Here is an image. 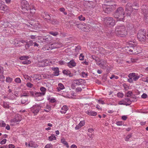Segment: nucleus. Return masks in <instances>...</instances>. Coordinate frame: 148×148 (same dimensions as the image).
I'll list each match as a JSON object with an SVG mask.
<instances>
[{
    "instance_id": "774afa93",
    "label": "nucleus",
    "mask_w": 148,
    "mask_h": 148,
    "mask_svg": "<svg viewBox=\"0 0 148 148\" xmlns=\"http://www.w3.org/2000/svg\"><path fill=\"white\" fill-rule=\"evenodd\" d=\"M71 148H77V147L76 145L73 144L71 146Z\"/></svg>"
},
{
    "instance_id": "4c0bfd02",
    "label": "nucleus",
    "mask_w": 148,
    "mask_h": 148,
    "mask_svg": "<svg viewBox=\"0 0 148 148\" xmlns=\"http://www.w3.org/2000/svg\"><path fill=\"white\" fill-rule=\"evenodd\" d=\"M56 139V137L53 134L52 135L50 136L49 137V140L52 141Z\"/></svg>"
},
{
    "instance_id": "6ab92c4d",
    "label": "nucleus",
    "mask_w": 148,
    "mask_h": 148,
    "mask_svg": "<svg viewBox=\"0 0 148 148\" xmlns=\"http://www.w3.org/2000/svg\"><path fill=\"white\" fill-rule=\"evenodd\" d=\"M22 99L21 101V103L25 105L29 103V101L27 97H22Z\"/></svg>"
},
{
    "instance_id": "052dcab7",
    "label": "nucleus",
    "mask_w": 148,
    "mask_h": 148,
    "mask_svg": "<svg viewBox=\"0 0 148 148\" xmlns=\"http://www.w3.org/2000/svg\"><path fill=\"white\" fill-rule=\"evenodd\" d=\"M29 95H28V94L27 93H23V94L21 95V97H27Z\"/></svg>"
},
{
    "instance_id": "393cba45",
    "label": "nucleus",
    "mask_w": 148,
    "mask_h": 148,
    "mask_svg": "<svg viewBox=\"0 0 148 148\" xmlns=\"http://www.w3.org/2000/svg\"><path fill=\"white\" fill-rule=\"evenodd\" d=\"M68 108L67 106H64L62 108L60 112L62 114H65Z\"/></svg>"
},
{
    "instance_id": "9b49d317",
    "label": "nucleus",
    "mask_w": 148,
    "mask_h": 148,
    "mask_svg": "<svg viewBox=\"0 0 148 148\" xmlns=\"http://www.w3.org/2000/svg\"><path fill=\"white\" fill-rule=\"evenodd\" d=\"M84 112L88 115L92 116H95L97 114V113L95 111H93L90 109L84 110Z\"/></svg>"
},
{
    "instance_id": "09e8293b",
    "label": "nucleus",
    "mask_w": 148,
    "mask_h": 148,
    "mask_svg": "<svg viewBox=\"0 0 148 148\" xmlns=\"http://www.w3.org/2000/svg\"><path fill=\"white\" fill-rule=\"evenodd\" d=\"M123 87L126 90H127L129 89V87L126 84H123Z\"/></svg>"
},
{
    "instance_id": "f3484780",
    "label": "nucleus",
    "mask_w": 148,
    "mask_h": 148,
    "mask_svg": "<svg viewBox=\"0 0 148 148\" xmlns=\"http://www.w3.org/2000/svg\"><path fill=\"white\" fill-rule=\"evenodd\" d=\"M76 65V63L73 60H71L68 63V66L70 68L75 67Z\"/></svg>"
},
{
    "instance_id": "1a4fd4ad",
    "label": "nucleus",
    "mask_w": 148,
    "mask_h": 148,
    "mask_svg": "<svg viewBox=\"0 0 148 148\" xmlns=\"http://www.w3.org/2000/svg\"><path fill=\"white\" fill-rule=\"evenodd\" d=\"M133 5L131 3H128L125 6V11L127 15L130 16L131 14L132 11V7Z\"/></svg>"
},
{
    "instance_id": "69168bd1",
    "label": "nucleus",
    "mask_w": 148,
    "mask_h": 148,
    "mask_svg": "<svg viewBox=\"0 0 148 148\" xmlns=\"http://www.w3.org/2000/svg\"><path fill=\"white\" fill-rule=\"evenodd\" d=\"M46 108L48 109V110L50 111L51 109V106L47 105L46 106Z\"/></svg>"
},
{
    "instance_id": "6e6d98bb",
    "label": "nucleus",
    "mask_w": 148,
    "mask_h": 148,
    "mask_svg": "<svg viewBox=\"0 0 148 148\" xmlns=\"http://www.w3.org/2000/svg\"><path fill=\"white\" fill-rule=\"evenodd\" d=\"M113 78H115V79H117L119 78V77L118 76H115L114 75H111V76L110 77V78L112 79Z\"/></svg>"
},
{
    "instance_id": "a878e982",
    "label": "nucleus",
    "mask_w": 148,
    "mask_h": 148,
    "mask_svg": "<svg viewBox=\"0 0 148 148\" xmlns=\"http://www.w3.org/2000/svg\"><path fill=\"white\" fill-rule=\"evenodd\" d=\"M30 8L29 10H30V13L32 14H34L35 13L36 10L33 5H32L31 6H30Z\"/></svg>"
},
{
    "instance_id": "f8f14e48",
    "label": "nucleus",
    "mask_w": 148,
    "mask_h": 148,
    "mask_svg": "<svg viewBox=\"0 0 148 148\" xmlns=\"http://www.w3.org/2000/svg\"><path fill=\"white\" fill-rule=\"evenodd\" d=\"M21 120V117L20 115L16 116L13 119L11 120V123H15L16 124H18V123Z\"/></svg>"
},
{
    "instance_id": "13d9d810",
    "label": "nucleus",
    "mask_w": 148,
    "mask_h": 148,
    "mask_svg": "<svg viewBox=\"0 0 148 148\" xmlns=\"http://www.w3.org/2000/svg\"><path fill=\"white\" fill-rule=\"evenodd\" d=\"M50 34L53 36H56L58 34V33L57 32H50Z\"/></svg>"
},
{
    "instance_id": "7c9ffc66",
    "label": "nucleus",
    "mask_w": 148,
    "mask_h": 148,
    "mask_svg": "<svg viewBox=\"0 0 148 148\" xmlns=\"http://www.w3.org/2000/svg\"><path fill=\"white\" fill-rule=\"evenodd\" d=\"M2 106L4 108H9V102L3 101Z\"/></svg>"
},
{
    "instance_id": "dca6fc26",
    "label": "nucleus",
    "mask_w": 148,
    "mask_h": 148,
    "mask_svg": "<svg viewBox=\"0 0 148 148\" xmlns=\"http://www.w3.org/2000/svg\"><path fill=\"white\" fill-rule=\"evenodd\" d=\"M42 16L45 19L50 20V16L47 12H44L42 14Z\"/></svg>"
},
{
    "instance_id": "e2e57ef3",
    "label": "nucleus",
    "mask_w": 148,
    "mask_h": 148,
    "mask_svg": "<svg viewBox=\"0 0 148 148\" xmlns=\"http://www.w3.org/2000/svg\"><path fill=\"white\" fill-rule=\"evenodd\" d=\"M23 76H24V77L25 79H27V80H30V77L28 75H24Z\"/></svg>"
},
{
    "instance_id": "39448f33",
    "label": "nucleus",
    "mask_w": 148,
    "mask_h": 148,
    "mask_svg": "<svg viewBox=\"0 0 148 148\" xmlns=\"http://www.w3.org/2000/svg\"><path fill=\"white\" fill-rule=\"evenodd\" d=\"M145 31L144 29H141L138 31L137 36L140 41H142L145 40Z\"/></svg>"
},
{
    "instance_id": "ea45409f",
    "label": "nucleus",
    "mask_w": 148,
    "mask_h": 148,
    "mask_svg": "<svg viewBox=\"0 0 148 148\" xmlns=\"http://www.w3.org/2000/svg\"><path fill=\"white\" fill-rule=\"evenodd\" d=\"M132 134H129L125 138V140L126 141H128L129 140L130 138L132 137Z\"/></svg>"
},
{
    "instance_id": "5701e85b",
    "label": "nucleus",
    "mask_w": 148,
    "mask_h": 148,
    "mask_svg": "<svg viewBox=\"0 0 148 148\" xmlns=\"http://www.w3.org/2000/svg\"><path fill=\"white\" fill-rule=\"evenodd\" d=\"M84 81V80L82 79L74 80L73 81L74 83L77 85H79L82 84Z\"/></svg>"
},
{
    "instance_id": "bb28decb",
    "label": "nucleus",
    "mask_w": 148,
    "mask_h": 148,
    "mask_svg": "<svg viewBox=\"0 0 148 148\" xmlns=\"http://www.w3.org/2000/svg\"><path fill=\"white\" fill-rule=\"evenodd\" d=\"M8 96V98L12 100L14 99L15 98V95L12 93H9Z\"/></svg>"
},
{
    "instance_id": "0eeeda50",
    "label": "nucleus",
    "mask_w": 148,
    "mask_h": 148,
    "mask_svg": "<svg viewBox=\"0 0 148 148\" xmlns=\"http://www.w3.org/2000/svg\"><path fill=\"white\" fill-rule=\"evenodd\" d=\"M104 21L105 24L110 27L114 26L115 24V21L110 17H106L104 18Z\"/></svg>"
},
{
    "instance_id": "680f3d73",
    "label": "nucleus",
    "mask_w": 148,
    "mask_h": 148,
    "mask_svg": "<svg viewBox=\"0 0 148 148\" xmlns=\"http://www.w3.org/2000/svg\"><path fill=\"white\" fill-rule=\"evenodd\" d=\"M141 97L143 99H145L147 97V95L146 94L144 93L141 95Z\"/></svg>"
},
{
    "instance_id": "0e129e2a",
    "label": "nucleus",
    "mask_w": 148,
    "mask_h": 148,
    "mask_svg": "<svg viewBox=\"0 0 148 148\" xmlns=\"http://www.w3.org/2000/svg\"><path fill=\"white\" fill-rule=\"evenodd\" d=\"M82 88L80 87H77L76 89V92H81L82 91Z\"/></svg>"
},
{
    "instance_id": "de8ad7c7",
    "label": "nucleus",
    "mask_w": 148,
    "mask_h": 148,
    "mask_svg": "<svg viewBox=\"0 0 148 148\" xmlns=\"http://www.w3.org/2000/svg\"><path fill=\"white\" fill-rule=\"evenodd\" d=\"M65 10V9L63 8H62L60 9V10L61 12H63L64 14L66 15L67 14V13L66 12H64Z\"/></svg>"
},
{
    "instance_id": "cd10ccee",
    "label": "nucleus",
    "mask_w": 148,
    "mask_h": 148,
    "mask_svg": "<svg viewBox=\"0 0 148 148\" xmlns=\"http://www.w3.org/2000/svg\"><path fill=\"white\" fill-rule=\"evenodd\" d=\"M124 99L125 101V105H129L131 104V101L129 98H125Z\"/></svg>"
},
{
    "instance_id": "2f4dec72",
    "label": "nucleus",
    "mask_w": 148,
    "mask_h": 148,
    "mask_svg": "<svg viewBox=\"0 0 148 148\" xmlns=\"http://www.w3.org/2000/svg\"><path fill=\"white\" fill-rule=\"evenodd\" d=\"M99 65L102 69H105L106 66V62H101L100 64H99Z\"/></svg>"
},
{
    "instance_id": "f257e3e1",
    "label": "nucleus",
    "mask_w": 148,
    "mask_h": 148,
    "mask_svg": "<svg viewBox=\"0 0 148 148\" xmlns=\"http://www.w3.org/2000/svg\"><path fill=\"white\" fill-rule=\"evenodd\" d=\"M124 10L121 7L118 8L114 14V16L117 21H122L124 18Z\"/></svg>"
},
{
    "instance_id": "e433bc0d",
    "label": "nucleus",
    "mask_w": 148,
    "mask_h": 148,
    "mask_svg": "<svg viewBox=\"0 0 148 148\" xmlns=\"http://www.w3.org/2000/svg\"><path fill=\"white\" fill-rule=\"evenodd\" d=\"M21 63L24 64H28L31 63V62L30 60L26 59L25 61L22 62Z\"/></svg>"
},
{
    "instance_id": "c03bdc74",
    "label": "nucleus",
    "mask_w": 148,
    "mask_h": 148,
    "mask_svg": "<svg viewBox=\"0 0 148 148\" xmlns=\"http://www.w3.org/2000/svg\"><path fill=\"white\" fill-rule=\"evenodd\" d=\"M78 18L79 20L81 21H84L85 20V17H83L82 15L79 16Z\"/></svg>"
},
{
    "instance_id": "aec40b11",
    "label": "nucleus",
    "mask_w": 148,
    "mask_h": 148,
    "mask_svg": "<svg viewBox=\"0 0 148 148\" xmlns=\"http://www.w3.org/2000/svg\"><path fill=\"white\" fill-rule=\"evenodd\" d=\"M62 72L64 74L69 75L70 77H73L74 75L73 74L71 73L70 71L67 70H64Z\"/></svg>"
},
{
    "instance_id": "6e6552de",
    "label": "nucleus",
    "mask_w": 148,
    "mask_h": 148,
    "mask_svg": "<svg viewBox=\"0 0 148 148\" xmlns=\"http://www.w3.org/2000/svg\"><path fill=\"white\" fill-rule=\"evenodd\" d=\"M40 108V107L39 105L36 104L33 105L31 108V109L32 112L36 115L39 112Z\"/></svg>"
},
{
    "instance_id": "a211bd4d",
    "label": "nucleus",
    "mask_w": 148,
    "mask_h": 148,
    "mask_svg": "<svg viewBox=\"0 0 148 148\" xmlns=\"http://www.w3.org/2000/svg\"><path fill=\"white\" fill-rule=\"evenodd\" d=\"M32 77L34 79V80H39L42 78L40 74H35L32 75Z\"/></svg>"
},
{
    "instance_id": "f704fd0d",
    "label": "nucleus",
    "mask_w": 148,
    "mask_h": 148,
    "mask_svg": "<svg viewBox=\"0 0 148 148\" xmlns=\"http://www.w3.org/2000/svg\"><path fill=\"white\" fill-rule=\"evenodd\" d=\"M40 90L41 91V93H43L44 95L46 93V88L42 86H41L40 88Z\"/></svg>"
},
{
    "instance_id": "79ce46f5",
    "label": "nucleus",
    "mask_w": 148,
    "mask_h": 148,
    "mask_svg": "<svg viewBox=\"0 0 148 148\" xmlns=\"http://www.w3.org/2000/svg\"><path fill=\"white\" fill-rule=\"evenodd\" d=\"M117 96L119 98H123L124 96V94L122 92H119L117 93Z\"/></svg>"
},
{
    "instance_id": "49530a36",
    "label": "nucleus",
    "mask_w": 148,
    "mask_h": 148,
    "mask_svg": "<svg viewBox=\"0 0 148 148\" xmlns=\"http://www.w3.org/2000/svg\"><path fill=\"white\" fill-rule=\"evenodd\" d=\"M82 76L83 77H86L88 75V73H85L83 71L81 73Z\"/></svg>"
},
{
    "instance_id": "603ef678",
    "label": "nucleus",
    "mask_w": 148,
    "mask_h": 148,
    "mask_svg": "<svg viewBox=\"0 0 148 148\" xmlns=\"http://www.w3.org/2000/svg\"><path fill=\"white\" fill-rule=\"evenodd\" d=\"M123 124V122L122 121H118L116 122V124L118 126H121Z\"/></svg>"
},
{
    "instance_id": "b1692460",
    "label": "nucleus",
    "mask_w": 148,
    "mask_h": 148,
    "mask_svg": "<svg viewBox=\"0 0 148 148\" xmlns=\"http://www.w3.org/2000/svg\"><path fill=\"white\" fill-rule=\"evenodd\" d=\"M65 88L64 85L62 83H60L58 84V87L57 88V91L58 92L60 91L61 90Z\"/></svg>"
},
{
    "instance_id": "bf43d9fd",
    "label": "nucleus",
    "mask_w": 148,
    "mask_h": 148,
    "mask_svg": "<svg viewBox=\"0 0 148 148\" xmlns=\"http://www.w3.org/2000/svg\"><path fill=\"white\" fill-rule=\"evenodd\" d=\"M6 140L5 139H4L1 142H0V144L1 145H3L6 142Z\"/></svg>"
},
{
    "instance_id": "2eb2a0df",
    "label": "nucleus",
    "mask_w": 148,
    "mask_h": 148,
    "mask_svg": "<svg viewBox=\"0 0 148 148\" xmlns=\"http://www.w3.org/2000/svg\"><path fill=\"white\" fill-rule=\"evenodd\" d=\"M85 124V122L84 120H83L82 121L75 127V129L76 130H78L82 127L83 126H84Z\"/></svg>"
},
{
    "instance_id": "58836bf2",
    "label": "nucleus",
    "mask_w": 148,
    "mask_h": 148,
    "mask_svg": "<svg viewBox=\"0 0 148 148\" xmlns=\"http://www.w3.org/2000/svg\"><path fill=\"white\" fill-rule=\"evenodd\" d=\"M47 99L48 100H49L50 102L52 103H55L56 102V99L53 98L50 99L49 97H47Z\"/></svg>"
},
{
    "instance_id": "f03ea898",
    "label": "nucleus",
    "mask_w": 148,
    "mask_h": 148,
    "mask_svg": "<svg viewBox=\"0 0 148 148\" xmlns=\"http://www.w3.org/2000/svg\"><path fill=\"white\" fill-rule=\"evenodd\" d=\"M115 32L117 36L119 37H124L127 34L125 27L124 26H117L116 27Z\"/></svg>"
},
{
    "instance_id": "a19ab883",
    "label": "nucleus",
    "mask_w": 148,
    "mask_h": 148,
    "mask_svg": "<svg viewBox=\"0 0 148 148\" xmlns=\"http://www.w3.org/2000/svg\"><path fill=\"white\" fill-rule=\"evenodd\" d=\"M6 126V124L5 122L3 121H0V126L1 127H5Z\"/></svg>"
},
{
    "instance_id": "338daca9",
    "label": "nucleus",
    "mask_w": 148,
    "mask_h": 148,
    "mask_svg": "<svg viewBox=\"0 0 148 148\" xmlns=\"http://www.w3.org/2000/svg\"><path fill=\"white\" fill-rule=\"evenodd\" d=\"M9 148H14V146L13 144H10L8 145Z\"/></svg>"
},
{
    "instance_id": "423d86ee",
    "label": "nucleus",
    "mask_w": 148,
    "mask_h": 148,
    "mask_svg": "<svg viewBox=\"0 0 148 148\" xmlns=\"http://www.w3.org/2000/svg\"><path fill=\"white\" fill-rule=\"evenodd\" d=\"M21 3L22 8L24 11L29 10L30 7L32 5L30 4L29 5L27 1L25 0H21Z\"/></svg>"
},
{
    "instance_id": "3c124183",
    "label": "nucleus",
    "mask_w": 148,
    "mask_h": 148,
    "mask_svg": "<svg viewBox=\"0 0 148 148\" xmlns=\"http://www.w3.org/2000/svg\"><path fill=\"white\" fill-rule=\"evenodd\" d=\"M118 104L119 105H125V103L124 101V99L119 101L118 103Z\"/></svg>"
},
{
    "instance_id": "864d4df0",
    "label": "nucleus",
    "mask_w": 148,
    "mask_h": 148,
    "mask_svg": "<svg viewBox=\"0 0 148 148\" xmlns=\"http://www.w3.org/2000/svg\"><path fill=\"white\" fill-rule=\"evenodd\" d=\"M84 56L83 55V54H81L79 56V60H83L84 59Z\"/></svg>"
},
{
    "instance_id": "ddd939ff",
    "label": "nucleus",
    "mask_w": 148,
    "mask_h": 148,
    "mask_svg": "<svg viewBox=\"0 0 148 148\" xmlns=\"http://www.w3.org/2000/svg\"><path fill=\"white\" fill-rule=\"evenodd\" d=\"M137 47L136 45L131 44V49L132 50L131 51V52L132 53V54L138 53L136 52L138 51H136Z\"/></svg>"
},
{
    "instance_id": "5fc2aeb1",
    "label": "nucleus",
    "mask_w": 148,
    "mask_h": 148,
    "mask_svg": "<svg viewBox=\"0 0 148 148\" xmlns=\"http://www.w3.org/2000/svg\"><path fill=\"white\" fill-rule=\"evenodd\" d=\"M52 145L50 144H48L45 146V148H52Z\"/></svg>"
},
{
    "instance_id": "4be33fe9",
    "label": "nucleus",
    "mask_w": 148,
    "mask_h": 148,
    "mask_svg": "<svg viewBox=\"0 0 148 148\" xmlns=\"http://www.w3.org/2000/svg\"><path fill=\"white\" fill-rule=\"evenodd\" d=\"M28 145L29 146V147L33 148H36L38 147V145L36 143L32 141H29V144Z\"/></svg>"
},
{
    "instance_id": "9d476101",
    "label": "nucleus",
    "mask_w": 148,
    "mask_h": 148,
    "mask_svg": "<svg viewBox=\"0 0 148 148\" xmlns=\"http://www.w3.org/2000/svg\"><path fill=\"white\" fill-rule=\"evenodd\" d=\"M48 61L47 60H40L37 63V66L39 67H42L46 66L48 65Z\"/></svg>"
},
{
    "instance_id": "c85d7f7f",
    "label": "nucleus",
    "mask_w": 148,
    "mask_h": 148,
    "mask_svg": "<svg viewBox=\"0 0 148 148\" xmlns=\"http://www.w3.org/2000/svg\"><path fill=\"white\" fill-rule=\"evenodd\" d=\"M61 142L65 145L66 147L68 148L69 147L68 143L65 140L64 138H62L61 139Z\"/></svg>"
},
{
    "instance_id": "c9c22d12",
    "label": "nucleus",
    "mask_w": 148,
    "mask_h": 148,
    "mask_svg": "<svg viewBox=\"0 0 148 148\" xmlns=\"http://www.w3.org/2000/svg\"><path fill=\"white\" fill-rule=\"evenodd\" d=\"M29 58V57L28 56H23L19 58V59L21 60H25Z\"/></svg>"
},
{
    "instance_id": "4468645a",
    "label": "nucleus",
    "mask_w": 148,
    "mask_h": 148,
    "mask_svg": "<svg viewBox=\"0 0 148 148\" xmlns=\"http://www.w3.org/2000/svg\"><path fill=\"white\" fill-rule=\"evenodd\" d=\"M131 44H130L128 46H127L124 47V49L126 50V52L130 54H132V53L131 52Z\"/></svg>"
},
{
    "instance_id": "c756f323",
    "label": "nucleus",
    "mask_w": 148,
    "mask_h": 148,
    "mask_svg": "<svg viewBox=\"0 0 148 148\" xmlns=\"http://www.w3.org/2000/svg\"><path fill=\"white\" fill-rule=\"evenodd\" d=\"M43 96H44L43 93L39 92H36L35 93L34 97H41Z\"/></svg>"
},
{
    "instance_id": "a18cd8bd",
    "label": "nucleus",
    "mask_w": 148,
    "mask_h": 148,
    "mask_svg": "<svg viewBox=\"0 0 148 148\" xmlns=\"http://www.w3.org/2000/svg\"><path fill=\"white\" fill-rule=\"evenodd\" d=\"M15 82L17 83H20L21 82V80L20 78L17 77L15 79Z\"/></svg>"
},
{
    "instance_id": "20e7f679",
    "label": "nucleus",
    "mask_w": 148,
    "mask_h": 148,
    "mask_svg": "<svg viewBox=\"0 0 148 148\" xmlns=\"http://www.w3.org/2000/svg\"><path fill=\"white\" fill-rule=\"evenodd\" d=\"M63 46V44L61 43L54 42L46 45L45 47V48L46 50H49L53 49L60 48Z\"/></svg>"
},
{
    "instance_id": "473e14b6",
    "label": "nucleus",
    "mask_w": 148,
    "mask_h": 148,
    "mask_svg": "<svg viewBox=\"0 0 148 148\" xmlns=\"http://www.w3.org/2000/svg\"><path fill=\"white\" fill-rule=\"evenodd\" d=\"M2 8H1V10L7 11L9 10V8L8 6L5 5L3 4L2 5Z\"/></svg>"
},
{
    "instance_id": "4d7b16f0",
    "label": "nucleus",
    "mask_w": 148,
    "mask_h": 148,
    "mask_svg": "<svg viewBox=\"0 0 148 148\" xmlns=\"http://www.w3.org/2000/svg\"><path fill=\"white\" fill-rule=\"evenodd\" d=\"M35 93L33 91H29L28 94L29 96L30 95V96H34Z\"/></svg>"
},
{
    "instance_id": "37998d69",
    "label": "nucleus",
    "mask_w": 148,
    "mask_h": 148,
    "mask_svg": "<svg viewBox=\"0 0 148 148\" xmlns=\"http://www.w3.org/2000/svg\"><path fill=\"white\" fill-rule=\"evenodd\" d=\"M12 79L9 77H8L6 78V81L7 82L10 83L12 81Z\"/></svg>"
},
{
    "instance_id": "8fccbe9b",
    "label": "nucleus",
    "mask_w": 148,
    "mask_h": 148,
    "mask_svg": "<svg viewBox=\"0 0 148 148\" xmlns=\"http://www.w3.org/2000/svg\"><path fill=\"white\" fill-rule=\"evenodd\" d=\"M27 87L29 88H32L33 86V85L30 82H28L26 84Z\"/></svg>"
},
{
    "instance_id": "72a5a7b5",
    "label": "nucleus",
    "mask_w": 148,
    "mask_h": 148,
    "mask_svg": "<svg viewBox=\"0 0 148 148\" xmlns=\"http://www.w3.org/2000/svg\"><path fill=\"white\" fill-rule=\"evenodd\" d=\"M133 93L131 91H129L126 93L125 95V97H130L132 95Z\"/></svg>"
},
{
    "instance_id": "7ed1b4c3",
    "label": "nucleus",
    "mask_w": 148,
    "mask_h": 148,
    "mask_svg": "<svg viewBox=\"0 0 148 148\" xmlns=\"http://www.w3.org/2000/svg\"><path fill=\"white\" fill-rule=\"evenodd\" d=\"M128 78L127 81L130 83H133L134 82H136L140 77V75L135 73H129L128 75Z\"/></svg>"
},
{
    "instance_id": "412c9836",
    "label": "nucleus",
    "mask_w": 148,
    "mask_h": 148,
    "mask_svg": "<svg viewBox=\"0 0 148 148\" xmlns=\"http://www.w3.org/2000/svg\"><path fill=\"white\" fill-rule=\"evenodd\" d=\"M52 69L54 71V75L55 76H57L59 75V69L57 67L52 68Z\"/></svg>"
}]
</instances>
